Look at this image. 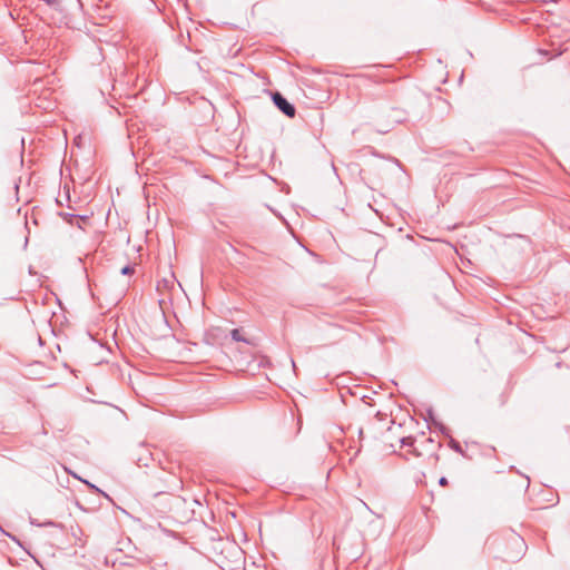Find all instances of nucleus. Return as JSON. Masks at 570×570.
Instances as JSON below:
<instances>
[{"instance_id":"nucleus-1","label":"nucleus","mask_w":570,"mask_h":570,"mask_svg":"<svg viewBox=\"0 0 570 570\" xmlns=\"http://www.w3.org/2000/svg\"><path fill=\"white\" fill-rule=\"evenodd\" d=\"M273 101L277 106V108L283 111L288 117H294L295 108L292 104H289L286 98H284L279 92H275L273 95Z\"/></svg>"},{"instance_id":"nucleus-2","label":"nucleus","mask_w":570,"mask_h":570,"mask_svg":"<svg viewBox=\"0 0 570 570\" xmlns=\"http://www.w3.org/2000/svg\"><path fill=\"white\" fill-rule=\"evenodd\" d=\"M402 443H403V445L411 448V449H412V452H413L416 456H419V455H420V453H417V451H416V449H415V446H414V440H413L412 438H405V439H403V440H402Z\"/></svg>"},{"instance_id":"nucleus-3","label":"nucleus","mask_w":570,"mask_h":570,"mask_svg":"<svg viewBox=\"0 0 570 570\" xmlns=\"http://www.w3.org/2000/svg\"><path fill=\"white\" fill-rule=\"evenodd\" d=\"M230 335H232V338H233L234 341H236V342H246V343H248V342H247V340H246L245 337H243V336H242L240 331H239V330H237V328L233 330V331L230 332Z\"/></svg>"},{"instance_id":"nucleus-4","label":"nucleus","mask_w":570,"mask_h":570,"mask_svg":"<svg viewBox=\"0 0 570 570\" xmlns=\"http://www.w3.org/2000/svg\"><path fill=\"white\" fill-rule=\"evenodd\" d=\"M120 272L122 275H129V274L134 273V267L130 265H127V266L122 267Z\"/></svg>"},{"instance_id":"nucleus-5","label":"nucleus","mask_w":570,"mask_h":570,"mask_svg":"<svg viewBox=\"0 0 570 570\" xmlns=\"http://www.w3.org/2000/svg\"><path fill=\"white\" fill-rule=\"evenodd\" d=\"M513 541H514V543H515L519 548H521V549L523 548V546H524V541H523V539H521V538H519V537H518V538H514V539H513Z\"/></svg>"},{"instance_id":"nucleus-6","label":"nucleus","mask_w":570,"mask_h":570,"mask_svg":"<svg viewBox=\"0 0 570 570\" xmlns=\"http://www.w3.org/2000/svg\"><path fill=\"white\" fill-rule=\"evenodd\" d=\"M439 483H440L441 485H445V484L448 483L446 478L442 476V478L439 480Z\"/></svg>"}]
</instances>
